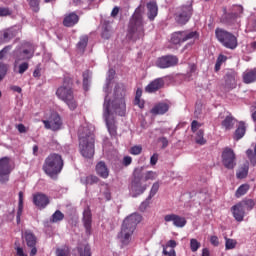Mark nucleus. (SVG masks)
<instances>
[{"label": "nucleus", "mask_w": 256, "mask_h": 256, "mask_svg": "<svg viewBox=\"0 0 256 256\" xmlns=\"http://www.w3.org/2000/svg\"><path fill=\"white\" fill-rule=\"evenodd\" d=\"M104 119L106 121V127L108 133L112 139H117V122L113 115H119V117H125L127 113V104L125 103V88L119 84L114 89V99L108 100L107 96L104 99L103 104Z\"/></svg>", "instance_id": "f257e3e1"}, {"label": "nucleus", "mask_w": 256, "mask_h": 256, "mask_svg": "<svg viewBox=\"0 0 256 256\" xmlns=\"http://www.w3.org/2000/svg\"><path fill=\"white\" fill-rule=\"evenodd\" d=\"M143 12V7L138 6L131 16L126 35L128 41H133V43H135L136 41H139V39H143V37H145V21H143Z\"/></svg>", "instance_id": "f03ea898"}, {"label": "nucleus", "mask_w": 256, "mask_h": 256, "mask_svg": "<svg viewBox=\"0 0 256 256\" xmlns=\"http://www.w3.org/2000/svg\"><path fill=\"white\" fill-rule=\"evenodd\" d=\"M79 150L84 159H93L95 155V134L87 127H80L78 131Z\"/></svg>", "instance_id": "7ed1b4c3"}, {"label": "nucleus", "mask_w": 256, "mask_h": 256, "mask_svg": "<svg viewBox=\"0 0 256 256\" xmlns=\"http://www.w3.org/2000/svg\"><path fill=\"white\" fill-rule=\"evenodd\" d=\"M141 223V215L134 213L126 217L123 221L122 228L118 234V240L124 247L131 243V237L137 229V224Z\"/></svg>", "instance_id": "20e7f679"}, {"label": "nucleus", "mask_w": 256, "mask_h": 256, "mask_svg": "<svg viewBox=\"0 0 256 256\" xmlns=\"http://www.w3.org/2000/svg\"><path fill=\"white\" fill-rule=\"evenodd\" d=\"M56 96L66 103L70 111H75L79 107L75 99V94L73 93V82L64 81L63 85L56 90Z\"/></svg>", "instance_id": "39448f33"}, {"label": "nucleus", "mask_w": 256, "mask_h": 256, "mask_svg": "<svg viewBox=\"0 0 256 256\" xmlns=\"http://www.w3.org/2000/svg\"><path fill=\"white\" fill-rule=\"evenodd\" d=\"M215 35L219 43L226 47V49H237V37L233 33L223 28H216Z\"/></svg>", "instance_id": "423d86ee"}, {"label": "nucleus", "mask_w": 256, "mask_h": 256, "mask_svg": "<svg viewBox=\"0 0 256 256\" xmlns=\"http://www.w3.org/2000/svg\"><path fill=\"white\" fill-rule=\"evenodd\" d=\"M141 171L142 168H136L134 170V179L129 185V193L131 197H139V195H143L147 189V185H143V182L141 181L143 179L141 178Z\"/></svg>", "instance_id": "0eeeda50"}, {"label": "nucleus", "mask_w": 256, "mask_h": 256, "mask_svg": "<svg viewBox=\"0 0 256 256\" xmlns=\"http://www.w3.org/2000/svg\"><path fill=\"white\" fill-rule=\"evenodd\" d=\"M193 15V5H186L180 7V10L176 13L175 20L178 25H185Z\"/></svg>", "instance_id": "6e6552de"}, {"label": "nucleus", "mask_w": 256, "mask_h": 256, "mask_svg": "<svg viewBox=\"0 0 256 256\" xmlns=\"http://www.w3.org/2000/svg\"><path fill=\"white\" fill-rule=\"evenodd\" d=\"M43 169L51 179H55L59 173H61V169H63V161H48L45 162Z\"/></svg>", "instance_id": "1a4fd4ad"}, {"label": "nucleus", "mask_w": 256, "mask_h": 256, "mask_svg": "<svg viewBox=\"0 0 256 256\" xmlns=\"http://www.w3.org/2000/svg\"><path fill=\"white\" fill-rule=\"evenodd\" d=\"M13 55H14L15 65H17L18 63H21V61H29L33 59L35 55V50L33 48L24 49V50L16 49L13 51Z\"/></svg>", "instance_id": "9d476101"}, {"label": "nucleus", "mask_w": 256, "mask_h": 256, "mask_svg": "<svg viewBox=\"0 0 256 256\" xmlns=\"http://www.w3.org/2000/svg\"><path fill=\"white\" fill-rule=\"evenodd\" d=\"M42 123L44 124L45 129H51V131H59L63 125L61 116H59L57 113L51 114L50 119L42 120Z\"/></svg>", "instance_id": "9b49d317"}, {"label": "nucleus", "mask_w": 256, "mask_h": 256, "mask_svg": "<svg viewBox=\"0 0 256 256\" xmlns=\"http://www.w3.org/2000/svg\"><path fill=\"white\" fill-rule=\"evenodd\" d=\"M179 63V58L173 55H166L158 58L156 65L160 69H169V67H175Z\"/></svg>", "instance_id": "f8f14e48"}, {"label": "nucleus", "mask_w": 256, "mask_h": 256, "mask_svg": "<svg viewBox=\"0 0 256 256\" xmlns=\"http://www.w3.org/2000/svg\"><path fill=\"white\" fill-rule=\"evenodd\" d=\"M14 167L9 161H0V183L9 181V173L13 171Z\"/></svg>", "instance_id": "ddd939ff"}, {"label": "nucleus", "mask_w": 256, "mask_h": 256, "mask_svg": "<svg viewBox=\"0 0 256 256\" xmlns=\"http://www.w3.org/2000/svg\"><path fill=\"white\" fill-rule=\"evenodd\" d=\"M164 221L166 223H173L174 227L183 228L187 225V219L183 216L177 214H167L164 216Z\"/></svg>", "instance_id": "4468645a"}, {"label": "nucleus", "mask_w": 256, "mask_h": 256, "mask_svg": "<svg viewBox=\"0 0 256 256\" xmlns=\"http://www.w3.org/2000/svg\"><path fill=\"white\" fill-rule=\"evenodd\" d=\"M237 72L231 70L227 72L224 76L225 79V89L226 91H233L237 88Z\"/></svg>", "instance_id": "2eb2a0df"}, {"label": "nucleus", "mask_w": 256, "mask_h": 256, "mask_svg": "<svg viewBox=\"0 0 256 256\" xmlns=\"http://www.w3.org/2000/svg\"><path fill=\"white\" fill-rule=\"evenodd\" d=\"M50 202L48 195L43 193H36L33 195V203L38 209H45Z\"/></svg>", "instance_id": "dca6fc26"}, {"label": "nucleus", "mask_w": 256, "mask_h": 256, "mask_svg": "<svg viewBox=\"0 0 256 256\" xmlns=\"http://www.w3.org/2000/svg\"><path fill=\"white\" fill-rule=\"evenodd\" d=\"M163 87H165V80H163V78H156L145 87V92L157 93V91L163 89Z\"/></svg>", "instance_id": "f3484780"}, {"label": "nucleus", "mask_w": 256, "mask_h": 256, "mask_svg": "<svg viewBox=\"0 0 256 256\" xmlns=\"http://www.w3.org/2000/svg\"><path fill=\"white\" fill-rule=\"evenodd\" d=\"M15 37H17V30H15V28H7L0 31V45L9 43V41L15 39Z\"/></svg>", "instance_id": "a211bd4d"}, {"label": "nucleus", "mask_w": 256, "mask_h": 256, "mask_svg": "<svg viewBox=\"0 0 256 256\" xmlns=\"http://www.w3.org/2000/svg\"><path fill=\"white\" fill-rule=\"evenodd\" d=\"M82 221L86 231V235H91V224L93 223L91 209L89 208L84 209Z\"/></svg>", "instance_id": "6ab92c4d"}, {"label": "nucleus", "mask_w": 256, "mask_h": 256, "mask_svg": "<svg viewBox=\"0 0 256 256\" xmlns=\"http://www.w3.org/2000/svg\"><path fill=\"white\" fill-rule=\"evenodd\" d=\"M79 23V15L75 12L68 13L64 16V27H75Z\"/></svg>", "instance_id": "aec40b11"}, {"label": "nucleus", "mask_w": 256, "mask_h": 256, "mask_svg": "<svg viewBox=\"0 0 256 256\" xmlns=\"http://www.w3.org/2000/svg\"><path fill=\"white\" fill-rule=\"evenodd\" d=\"M232 214L234 219H236V221H243L244 217H245V208L241 205V203L239 202L238 204L234 205L231 209Z\"/></svg>", "instance_id": "412c9836"}, {"label": "nucleus", "mask_w": 256, "mask_h": 256, "mask_svg": "<svg viewBox=\"0 0 256 256\" xmlns=\"http://www.w3.org/2000/svg\"><path fill=\"white\" fill-rule=\"evenodd\" d=\"M169 111V104L167 103H158L150 110L151 115H165Z\"/></svg>", "instance_id": "4be33fe9"}, {"label": "nucleus", "mask_w": 256, "mask_h": 256, "mask_svg": "<svg viewBox=\"0 0 256 256\" xmlns=\"http://www.w3.org/2000/svg\"><path fill=\"white\" fill-rule=\"evenodd\" d=\"M243 83L249 85L251 83H255L256 81V68L246 70L242 74Z\"/></svg>", "instance_id": "5701e85b"}, {"label": "nucleus", "mask_w": 256, "mask_h": 256, "mask_svg": "<svg viewBox=\"0 0 256 256\" xmlns=\"http://www.w3.org/2000/svg\"><path fill=\"white\" fill-rule=\"evenodd\" d=\"M148 9V19L150 21H155V17H157L159 13V8L157 7V2L151 1L147 4Z\"/></svg>", "instance_id": "b1692460"}, {"label": "nucleus", "mask_w": 256, "mask_h": 256, "mask_svg": "<svg viewBox=\"0 0 256 256\" xmlns=\"http://www.w3.org/2000/svg\"><path fill=\"white\" fill-rule=\"evenodd\" d=\"M22 237L26 241L27 247H35L37 245V237L31 231H25Z\"/></svg>", "instance_id": "393cba45"}, {"label": "nucleus", "mask_w": 256, "mask_h": 256, "mask_svg": "<svg viewBox=\"0 0 256 256\" xmlns=\"http://www.w3.org/2000/svg\"><path fill=\"white\" fill-rule=\"evenodd\" d=\"M137 169H142L140 179L143 183H145L146 181H155V179H157V177H158L157 172L148 171V172L144 173L143 166L138 167Z\"/></svg>", "instance_id": "a878e982"}, {"label": "nucleus", "mask_w": 256, "mask_h": 256, "mask_svg": "<svg viewBox=\"0 0 256 256\" xmlns=\"http://www.w3.org/2000/svg\"><path fill=\"white\" fill-rule=\"evenodd\" d=\"M235 121V117H233V115L229 113L222 121L221 125L226 131H231V129L235 127Z\"/></svg>", "instance_id": "bb28decb"}, {"label": "nucleus", "mask_w": 256, "mask_h": 256, "mask_svg": "<svg viewBox=\"0 0 256 256\" xmlns=\"http://www.w3.org/2000/svg\"><path fill=\"white\" fill-rule=\"evenodd\" d=\"M87 45H89V36L82 35L79 38L78 43L76 44V48L80 53H85V49H87Z\"/></svg>", "instance_id": "cd10ccee"}, {"label": "nucleus", "mask_w": 256, "mask_h": 256, "mask_svg": "<svg viewBox=\"0 0 256 256\" xmlns=\"http://www.w3.org/2000/svg\"><path fill=\"white\" fill-rule=\"evenodd\" d=\"M246 131L247 127L245 126V122H239V125L234 133V139H236V141H239V139H243V137H245Z\"/></svg>", "instance_id": "c85d7f7f"}, {"label": "nucleus", "mask_w": 256, "mask_h": 256, "mask_svg": "<svg viewBox=\"0 0 256 256\" xmlns=\"http://www.w3.org/2000/svg\"><path fill=\"white\" fill-rule=\"evenodd\" d=\"M96 172L103 179H107L109 177V169H107L105 162H99L96 165Z\"/></svg>", "instance_id": "c756f323"}, {"label": "nucleus", "mask_w": 256, "mask_h": 256, "mask_svg": "<svg viewBox=\"0 0 256 256\" xmlns=\"http://www.w3.org/2000/svg\"><path fill=\"white\" fill-rule=\"evenodd\" d=\"M222 159L224 161H235L236 159L235 151H233V149L229 147L224 148L222 152Z\"/></svg>", "instance_id": "7c9ffc66"}, {"label": "nucleus", "mask_w": 256, "mask_h": 256, "mask_svg": "<svg viewBox=\"0 0 256 256\" xmlns=\"http://www.w3.org/2000/svg\"><path fill=\"white\" fill-rule=\"evenodd\" d=\"M171 42L173 45H181V43H185L183 38V31L175 32L172 34Z\"/></svg>", "instance_id": "2f4dec72"}, {"label": "nucleus", "mask_w": 256, "mask_h": 256, "mask_svg": "<svg viewBox=\"0 0 256 256\" xmlns=\"http://www.w3.org/2000/svg\"><path fill=\"white\" fill-rule=\"evenodd\" d=\"M182 35L184 38V43L186 41H195L197 39H199V33L197 31H192V32H187V31H182Z\"/></svg>", "instance_id": "473e14b6"}, {"label": "nucleus", "mask_w": 256, "mask_h": 256, "mask_svg": "<svg viewBox=\"0 0 256 256\" xmlns=\"http://www.w3.org/2000/svg\"><path fill=\"white\" fill-rule=\"evenodd\" d=\"M251 189L249 184H242L235 192V197L239 199V197H243V195H247V192Z\"/></svg>", "instance_id": "72a5a7b5"}, {"label": "nucleus", "mask_w": 256, "mask_h": 256, "mask_svg": "<svg viewBox=\"0 0 256 256\" xmlns=\"http://www.w3.org/2000/svg\"><path fill=\"white\" fill-rule=\"evenodd\" d=\"M79 256H91V246L88 244H81L78 247Z\"/></svg>", "instance_id": "f704fd0d"}, {"label": "nucleus", "mask_w": 256, "mask_h": 256, "mask_svg": "<svg viewBox=\"0 0 256 256\" xmlns=\"http://www.w3.org/2000/svg\"><path fill=\"white\" fill-rule=\"evenodd\" d=\"M111 24L109 22H104L103 30H102V38L103 39H111Z\"/></svg>", "instance_id": "c9c22d12"}, {"label": "nucleus", "mask_w": 256, "mask_h": 256, "mask_svg": "<svg viewBox=\"0 0 256 256\" xmlns=\"http://www.w3.org/2000/svg\"><path fill=\"white\" fill-rule=\"evenodd\" d=\"M239 18V14L235 12L227 13L225 16V23H227L228 25H233V23H235Z\"/></svg>", "instance_id": "e433bc0d"}, {"label": "nucleus", "mask_w": 256, "mask_h": 256, "mask_svg": "<svg viewBox=\"0 0 256 256\" xmlns=\"http://www.w3.org/2000/svg\"><path fill=\"white\" fill-rule=\"evenodd\" d=\"M248 174H249V165L246 164L243 167L238 169L236 173V177L237 179H245V177H247Z\"/></svg>", "instance_id": "4c0bfd02"}, {"label": "nucleus", "mask_w": 256, "mask_h": 256, "mask_svg": "<svg viewBox=\"0 0 256 256\" xmlns=\"http://www.w3.org/2000/svg\"><path fill=\"white\" fill-rule=\"evenodd\" d=\"M205 132L203 130H198L195 137V142L198 145H205L207 143V140H205Z\"/></svg>", "instance_id": "58836bf2"}, {"label": "nucleus", "mask_w": 256, "mask_h": 256, "mask_svg": "<svg viewBox=\"0 0 256 256\" xmlns=\"http://www.w3.org/2000/svg\"><path fill=\"white\" fill-rule=\"evenodd\" d=\"M97 181H99V178L93 175L81 178V183H83L84 185H93V183H97Z\"/></svg>", "instance_id": "ea45409f"}, {"label": "nucleus", "mask_w": 256, "mask_h": 256, "mask_svg": "<svg viewBox=\"0 0 256 256\" xmlns=\"http://www.w3.org/2000/svg\"><path fill=\"white\" fill-rule=\"evenodd\" d=\"M65 219V215L61 213V211L57 210L51 217L50 221L52 223H59V221H63Z\"/></svg>", "instance_id": "a19ab883"}, {"label": "nucleus", "mask_w": 256, "mask_h": 256, "mask_svg": "<svg viewBox=\"0 0 256 256\" xmlns=\"http://www.w3.org/2000/svg\"><path fill=\"white\" fill-rule=\"evenodd\" d=\"M240 205L245 208V211H251L255 207V202L251 199L240 202Z\"/></svg>", "instance_id": "79ce46f5"}, {"label": "nucleus", "mask_w": 256, "mask_h": 256, "mask_svg": "<svg viewBox=\"0 0 256 256\" xmlns=\"http://www.w3.org/2000/svg\"><path fill=\"white\" fill-rule=\"evenodd\" d=\"M200 248L201 242H198V240L195 238L190 239V249L192 253H196V251H199Z\"/></svg>", "instance_id": "37998d69"}, {"label": "nucleus", "mask_w": 256, "mask_h": 256, "mask_svg": "<svg viewBox=\"0 0 256 256\" xmlns=\"http://www.w3.org/2000/svg\"><path fill=\"white\" fill-rule=\"evenodd\" d=\"M82 77H83V89L85 91H89V77H90L89 70L84 71L82 74Z\"/></svg>", "instance_id": "c03bdc74"}, {"label": "nucleus", "mask_w": 256, "mask_h": 256, "mask_svg": "<svg viewBox=\"0 0 256 256\" xmlns=\"http://www.w3.org/2000/svg\"><path fill=\"white\" fill-rule=\"evenodd\" d=\"M70 250L68 246H62L56 249V256H69Z\"/></svg>", "instance_id": "a18cd8bd"}, {"label": "nucleus", "mask_w": 256, "mask_h": 256, "mask_svg": "<svg viewBox=\"0 0 256 256\" xmlns=\"http://www.w3.org/2000/svg\"><path fill=\"white\" fill-rule=\"evenodd\" d=\"M39 3H41V0H29L30 8L32 9V11H34V13H39L41 9L39 7Z\"/></svg>", "instance_id": "49530a36"}, {"label": "nucleus", "mask_w": 256, "mask_h": 256, "mask_svg": "<svg viewBox=\"0 0 256 256\" xmlns=\"http://www.w3.org/2000/svg\"><path fill=\"white\" fill-rule=\"evenodd\" d=\"M6 75H7V64L0 63V81H3Z\"/></svg>", "instance_id": "de8ad7c7"}, {"label": "nucleus", "mask_w": 256, "mask_h": 256, "mask_svg": "<svg viewBox=\"0 0 256 256\" xmlns=\"http://www.w3.org/2000/svg\"><path fill=\"white\" fill-rule=\"evenodd\" d=\"M21 209H23V192H19V210L17 213V221L21 219Z\"/></svg>", "instance_id": "09e8293b"}, {"label": "nucleus", "mask_w": 256, "mask_h": 256, "mask_svg": "<svg viewBox=\"0 0 256 256\" xmlns=\"http://www.w3.org/2000/svg\"><path fill=\"white\" fill-rule=\"evenodd\" d=\"M157 191H159V182H155L152 185V188L150 190L149 199H151L152 197H155V195H157Z\"/></svg>", "instance_id": "8fccbe9b"}, {"label": "nucleus", "mask_w": 256, "mask_h": 256, "mask_svg": "<svg viewBox=\"0 0 256 256\" xmlns=\"http://www.w3.org/2000/svg\"><path fill=\"white\" fill-rule=\"evenodd\" d=\"M232 13H237L238 17L241 18V16L243 15V6L241 5H234L231 9Z\"/></svg>", "instance_id": "3c124183"}, {"label": "nucleus", "mask_w": 256, "mask_h": 256, "mask_svg": "<svg viewBox=\"0 0 256 256\" xmlns=\"http://www.w3.org/2000/svg\"><path fill=\"white\" fill-rule=\"evenodd\" d=\"M27 69H29V63L23 62L18 66V73H20V75H23V73H25Z\"/></svg>", "instance_id": "603ef678"}, {"label": "nucleus", "mask_w": 256, "mask_h": 256, "mask_svg": "<svg viewBox=\"0 0 256 256\" xmlns=\"http://www.w3.org/2000/svg\"><path fill=\"white\" fill-rule=\"evenodd\" d=\"M250 112L252 121L256 123V101L250 106Z\"/></svg>", "instance_id": "864d4df0"}, {"label": "nucleus", "mask_w": 256, "mask_h": 256, "mask_svg": "<svg viewBox=\"0 0 256 256\" xmlns=\"http://www.w3.org/2000/svg\"><path fill=\"white\" fill-rule=\"evenodd\" d=\"M46 161H63V158H61V155L59 154H50L47 158Z\"/></svg>", "instance_id": "5fc2aeb1"}, {"label": "nucleus", "mask_w": 256, "mask_h": 256, "mask_svg": "<svg viewBox=\"0 0 256 256\" xmlns=\"http://www.w3.org/2000/svg\"><path fill=\"white\" fill-rule=\"evenodd\" d=\"M237 241L234 239H226V249H235Z\"/></svg>", "instance_id": "6e6d98bb"}, {"label": "nucleus", "mask_w": 256, "mask_h": 256, "mask_svg": "<svg viewBox=\"0 0 256 256\" xmlns=\"http://www.w3.org/2000/svg\"><path fill=\"white\" fill-rule=\"evenodd\" d=\"M11 11L7 7H0V17H9Z\"/></svg>", "instance_id": "4d7b16f0"}, {"label": "nucleus", "mask_w": 256, "mask_h": 256, "mask_svg": "<svg viewBox=\"0 0 256 256\" xmlns=\"http://www.w3.org/2000/svg\"><path fill=\"white\" fill-rule=\"evenodd\" d=\"M141 151H143V148L141 146H134L130 149L131 155H139L141 154Z\"/></svg>", "instance_id": "13d9d810"}, {"label": "nucleus", "mask_w": 256, "mask_h": 256, "mask_svg": "<svg viewBox=\"0 0 256 256\" xmlns=\"http://www.w3.org/2000/svg\"><path fill=\"white\" fill-rule=\"evenodd\" d=\"M199 127H201V123H199L197 120H193L192 123H191L192 133H196L197 129H199Z\"/></svg>", "instance_id": "bf43d9fd"}, {"label": "nucleus", "mask_w": 256, "mask_h": 256, "mask_svg": "<svg viewBox=\"0 0 256 256\" xmlns=\"http://www.w3.org/2000/svg\"><path fill=\"white\" fill-rule=\"evenodd\" d=\"M13 48V46L8 45L6 47H4L1 51H0V61L1 59H3V57H5L6 53H9V51H11V49Z\"/></svg>", "instance_id": "052dcab7"}, {"label": "nucleus", "mask_w": 256, "mask_h": 256, "mask_svg": "<svg viewBox=\"0 0 256 256\" xmlns=\"http://www.w3.org/2000/svg\"><path fill=\"white\" fill-rule=\"evenodd\" d=\"M166 247V251L167 249H169V247L171 249H175L177 247V242L175 240H169L166 245L163 246V248Z\"/></svg>", "instance_id": "680f3d73"}, {"label": "nucleus", "mask_w": 256, "mask_h": 256, "mask_svg": "<svg viewBox=\"0 0 256 256\" xmlns=\"http://www.w3.org/2000/svg\"><path fill=\"white\" fill-rule=\"evenodd\" d=\"M163 255H167V256H177L175 249H170L169 251H167V247L163 248Z\"/></svg>", "instance_id": "e2e57ef3"}, {"label": "nucleus", "mask_w": 256, "mask_h": 256, "mask_svg": "<svg viewBox=\"0 0 256 256\" xmlns=\"http://www.w3.org/2000/svg\"><path fill=\"white\" fill-rule=\"evenodd\" d=\"M16 256H27V251L23 247H17Z\"/></svg>", "instance_id": "0e129e2a"}, {"label": "nucleus", "mask_w": 256, "mask_h": 256, "mask_svg": "<svg viewBox=\"0 0 256 256\" xmlns=\"http://www.w3.org/2000/svg\"><path fill=\"white\" fill-rule=\"evenodd\" d=\"M134 105H138L140 109L145 107V101L141 100V98H135Z\"/></svg>", "instance_id": "69168bd1"}, {"label": "nucleus", "mask_w": 256, "mask_h": 256, "mask_svg": "<svg viewBox=\"0 0 256 256\" xmlns=\"http://www.w3.org/2000/svg\"><path fill=\"white\" fill-rule=\"evenodd\" d=\"M103 197L105 201H111V192L109 189L106 188V190L103 192Z\"/></svg>", "instance_id": "338daca9"}, {"label": "nucleus", "mask_w": 256, "mask_h": 256, "mask_svg": "<svg viewBox=\"0 0 256 256\" xmlns=\"http://www.w3.org/2000/svg\"><path fill=\"white\" fill-rule=\"evenodd\" d=\"M224 167H226V169H233L235 167V163L233 161H225Z\"/></svg>", "instance_id": "774afa93"}]
</instances>
